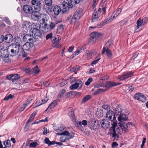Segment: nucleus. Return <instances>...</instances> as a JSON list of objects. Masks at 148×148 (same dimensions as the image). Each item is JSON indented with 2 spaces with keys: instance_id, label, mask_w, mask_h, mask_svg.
Returning a JSON list of instances; mask_svg holds the SVG:
<instances>
[{
  "instance_id": "1",
  "label": "nucleus",
  "mask_w": 148,
  "mask_h": 148,
  "mask_svg": "<svg viewBox=\"0 0 148 148\" xmlns=\"http://www.w3.org/2000/svg\"><path fill=\"white\" fill-rule=\"evenodd\" d=\"M110 121L111 122V125L112 126L109 130L108 134L113 137H118L117 136L118 134H122L123 131V130L120 127H118L116 129L117 123V121L116 118Z\"/></svg>"
},
{
  "instance_id": "2",
  "label": "nucleus",
  "mask_w": 148,
  "mask_h": 148,
  "mask_svg": "<svg viewBox=\"0 0 148 148\" xmlns=\"http://www.w3.org/2000/svg\"><path fill=\"white\" fill-rule=\"evenodd\" d=\"M8 50L13 56L18 55L20 56L25 57L27 55V53L23 51L21 47H19L14 44H12L9 46Z\"/></svg>"
},
{
  "instance_id": "3",
  "label": "nucleus",
  "mask_w": 148,
  "mask_h": 148,
  "mask_svg": "<svg viewBox=\"0 0 148 148\" xmlns=\"http://www.w3.org/2000/svg\"><path fill=\"white\" fill-rule=\"evenodd\" d=\"M119 116L118 120L119 123L118 124L119 127H121V128L122 129L123 131L127 132L128 130L127 128L130 127L132 125V124L131 123H128L126 124L124 123L128 119L127 117L125 114H122Z\"/></svg>"
},
{
  "instance_id": "4",
  "label": "nucleus",
  "mask_w": 148,
  "mask_h": 148,
  "mask_svg": "<svg viewBox=\"0 0 148 148\" xmlns=\"http://www.w3.org/2000/svg\"><path fill=\"white\" fill-rule=\"evenodd\" d=\"M40 25L38 23H35L33 25V28L31 29L30 34L31 35L34 37L35 38L40 37L41 34L40 30Z\"/></svg>"
},
{
  "instance_id": "5",
  "label": "nucleus",
  "mask_w": 148,
  "mask_h": 148,
  "mask_svg": "<svg viewBox=\"0 0 148 148\" xmlns=\"http://www.w3.org/2000/svg\"><path fill=\"white\" fill-rule=\"evenodd\" d=\"M112 41L111 40H109L106 44V46L107 47H103L102 49L101 54L103 55L106 52L107 56L108 58H111L112 56V53L111 51L109 49L110 48L111 45H112Z\"/></svg>"
},
{
  "instance_id": "6",
  "label": "nucleus",
  "mask_w": 148,
  "mask_h": 148,
  "mask_svg": "<svg viewBox=\"0 0 148 148\" xmlns=\"http://www.w3.org/2000/svg\"><path fill=\"white\" fill-rule=\"evenodd\" d=\"M80 0H64L62 5L63 9L67 8L68 9L72 8L73 6V4H77L78 3Z\"/></svg>"
},
{
  "instance_id": "7",
  "label": "nucleus",
  "mask_w": 148,
  "mask_h": 148,
  "mask_svg": "<svg viewBox=\"0 0 148 148\" xmlns=\"http://www.w3.org/2000/svg\"><path fill=\"white\" fill-rule=\"evenodd\" d=\"M83 15L82 10H77L75 12L71 19V23L72 24L77 21Z\"/></svg>"
},
{
  "instance_id": "8",
  "label": "nucleus",
  "mask_w": 148,
  "mask_h": 148,
  "mask_svg": "<svg viewBox=\"0 0 148 148\" xmlns=\"http://www.w3.org/2000/svg\"><path fill=\"white\" fill-rule=\"evenodd\" d=\"M35 10L34 11V10H23L25 12L27 13V11L28 12H31V16L32 19L35 21H37L39 19L41 14L38 11H36Z\"/></svg>"
},
{
  "instance_id": "9",
  "label": "nucleus",
  "mask_w": 148,
  "mask_h": 148,
  "mask_svg": "<svg viewBox=\"0 0 148 148\" xmlns=\"http://www.w3.org/2000/svg\"><path fill=\"white\" fill-rule=\"evenodd\" d=\"M32 7L34 9H41L42 8V5L41 4L40 0H33L31 1Z\"/></svg>"
},
{
  "instance_id": "10",
  "label": "nucleus",
  "mask_w": 148,
  "mask_h": 148,
  "mask_svg": "<svg viewBox=\"0 0 148 148\" xmlns=\"http://www.w3.org/2000/svg\"><path fill=\"white\" fill-rule=\"evenodd\" d=\"M112 20H113L112 19V18L109 17L105 20L101 22L99 24H98L96 27L95 26L94 27H93L91 26L89 27V28L91 29L92 28H96V27H101L103 26L106 25V24L109 23L110 22H111Z\"/></svg>"
},
{
  "instance_id": "11",
  "label": "nucleus",
  "mask_w": 148,
  "mask_h": 148,
  "mask_svg": "<svg viewBox=\"0 0 148 148\" xmlns=\"http://www.w3.org/2000/svg\"><path fill=\"white\" fill-rule=\"evenodd\" d=\"M20 77L19 75L14 74L7 75L6 77L8 79L11 80L13 83L16 84V81L19 79Z\"/></svg>"
},
{
  "instance_id": "12",
  "label": "nucleus",
  "mask_w": 148,
  "mask_h": 148,
  "mask_svg": "<svg viewBox=\"0 0 148 148\" xmlns=\"http://www.w3.org/2000/svg\"><path fill=\"white\" fill-rule=\"evenodd\" d=\"M57 135H64L66 137V139L68 140L74 137V134L72 132H69L68 131H64V132L62 133H57Z\"/></svg>"
},
{
  "instance_id": "13",
  "label": "nucleus",
  "mask_w": 148,
  "mask_h": 148,
  "mask_svg": "<svg viewBox=\"0 0 148 148\" xmlns=\"http://www.w3.org/2000/svg\"><path fill=\"white\" fill-rule=\"evenodd\" d=\"M133 76L132 72H127L125 73L122 75L121 76H119L118 77V79L120 81H123L126 79L130 77Z\"/></svg>"
},
{
  "instance_id": "14",
  "label": "nucleus",
  "mask_w": 148,
  "mask_h": 148,
  "mask_svg": "<svg viewBox=\"0 0 148 148\" xmlns=\"http://www.w3.org/2000/svg\"><path fill=\"white\" fill-rule=\"evenodd\" d=\"M102 36L101 34L99 33L94 32L90 35V40L92 41H95Z\"/></svg>"
},
{
  "instance_id": "15",
  "label": "nucleus",
  "mask_w": 148,
  "mask_h": 148,
  "mask_svg": "<svg viewBox=\"0 0 148 148\" xmlns=\"http://www.w3.org/2000/svg\"><path fill=\"white\" fill-rule=\"evenodd\" d=\"M135 98L142 102H145L146 98L145 96L141 93H136L134 95Z\"/></svg>"
},
{
  "instance_id": "16",
  "label": "nucleus",
  "mask_w": 148,
  "mask_h": 148,
  "mask_svg": "<svg viewBox=\"0 0 148 148\" xmlns=\"http://www.w3.org/2000/svg\"><path fill=\"white\" fill-rule=\"evenodd\" d=\"M98 121L95 119H90L88 122L89 126L91 130H94L96 129V123H97Z\"/></svg>"
},
{
  "instance_id": "17",
  "label": "nucleus",
  "mask_w": 148,
  "mask_h": 148,
  "mask_svg": "<svg viewBox=\"0 0 148 148\" xmlns=\"http://www.w3.org/2000/svg\"><path fill=\"white\" fill-rule=\"evenodd\" d=\"M101 127L105 129H106L110 127V123L107 119H104L101 121Z\"/></svg>"
},
{
  "instance_id": "18",
  "label": "nucleus",
  "mask_w": 148,
  "mask_h": 148,
  "mask_svg": "<svg viewBox=\"0 0 148 148\" xmlns=\"http://www.w3.org/2000/svg\"><path fill=\"white\" fill-rule=\"evenodd\" d=\"M82 85V82L80 80H78L76 83L73 84L70 87V88L71 90H75L78 87H81Z\"/></svg>"
},
{
  "instance_id": "19",
  "label": "nucleus",
  "mask_w": 148,
  "mask_h": 148,
  "mask_svg": "<svg viewBox=\"0 0 148 148\" xmlns=\"http://www.w3.org/2000/svg\"><path fill=\"white\" fill-rule=\"evenodd\" d=\"M106 116V117L108 118L110 120H111L112 119H115L116 118L114 112L110 110L107 111Z\"/></svg>"
},
{
  "instance_id": "20",
  "label": "nucleus",
  "mask_w": 148,
  "mask_h": 148,
  "mask_svg": "<svg viewBox=\"0 0 148 148\" xmlns=\"http://www.w3.org/2000/svg\"><path fill=\"white\" fill-rule=\"evenodd\" d=\"M37 112L36 111H35L31 115L30 117L27 121L26 125L25 126V129L26 130H27L29 128V126L27 125L28 123L31 122L33 121L35 116L37 114Z\"/></svg>"
},
{
  "instance_id": "21",
  "label": "nucleus",
  "mask_w": 148,
  "mask_h": 148,
  "mask_svg": "<svg viewBox=\"0 0 148 148\" xmlns=\"http://www.w3.org/2000/svg\"><path fill=\"white\" fill-rule=\"evenodd\" d=\"M48 19V17L47 15L41 14L38 20L41 24H43L46 23Z\"/></svg>"
},
{
  "instance_id": "22",
  "label": "nucleus",
  "mask_w": 148,
  "mask_h": 148,
  "mask_svg": "<svg viewBox=\"0 0 148 148\" xmlns=\"http://www.w3.org/2000/svg\"><path fill=\"white\" fill-rule=\"evenodd\" d=\"M22 28L25 31H28L32 27V25L30 22L28 21H25L22 25Z\"/></svg>"
},
{
  "instance_id": "23",
  "label": "nucleus",
  "mask_w": 148,
  "mask_h": 148,
  "mask_svg": "<svg viewBox=\"0 0 148 148\" xmlns=\"http://www.w3.org/2000/svg\"><path fill=\"white\" fill-rule=\"evenodd\" d=\"M45 4L42 5V9H46V8H48L49 9V6H51L52 4L51 0H45Z\"/></svg>"
},
{
  "instance_id": "24",
  "label": "nucleus",
  "mask_w": 148,
  "mask_h": 148,
  "mask_svg": "<svg viewBox=\"0 0 148 148\" xmlns=\"http://www.w3.org/2000/svg\"><path fill=\"white\" fill-rule=\"evenodd\" d=\"M33 45L32 44L29 42H27L23 45L22 49L24 51V50L28 51L30 49Z\"/></svg>"
},
{
  "instance_id": "25",
  "label": "nucleus",
  "mask_w": 148,
  "mask_h": 148,
  "mask_svg": "<svg viewBox=\"0 0 148 148\" xmlns=\"http://www.w3.org/2000/svg\"><path fill=\"white\" fill-rule=\"evenodd\" d=\"M123 108L121 106H118L115 109V113L118 115H120L123 114L122 112Z\"/></svg>"
},
{
  "instance_id": "26",
  "label": "nucleus",
  "mask_w": 148,
  "mask_h": 148,
  "mask_svg": "<svg viewBox=\"0 0 148 148\" xmlns=\"http://www.w3.org/2000/svg\"><path fill=\"white\" fill-rule=\"evenodd\" d=\"M94 12L99 17H100L103 14H105L106 11V10H95Z\"/></svg>"
},
{
  "instance_id": "27",
  "label": "nucleus",
  "mask_w": 148,
  "mask_h": 148,
  "mask_svg": "<svg viewBox=\"0 0 148 148\" xmlns=\"http://www.w3.org/2000/svg\"><path fill=\"white\" fill-rule=\"evenodd\" d=\"M15 42L14 45L18 46L19 47H22V43L21 38L18 36H16L14 38Z\"/></svg>"
},
{
  "instance_id": "28",
  "label": "nucleus",
  "mask_w": 148,
  "mask_h": 148,
  "mask_svg": "<svg viewBox=\"0 0 148 148\" xmlns=\"http://www.w3.org/2000/svg\"><path fill=\"white\" fill-rule=\"evenodd\" d=\"M86 47L85 46H84L82 47H79L77 49V50L75 51L74 53V54H73V56H76L79 54V53L82 52L85 49Z\"/></svg>"
},
{
  "instance_id": "29",
  "label": "nucleus",
  "mask_w": 148,
  "mask_h": 148,
  "mask_svg": "<svg viewBox=\"0 0 148 148\" xmlns=\"http://www.w3.org/2000/svg\"><path fill=\"white\" fill-rule=\"evenodd\" d=\"M49 99V97L46 96L45 98L42 99L41 102L37 101L36 103V106H39L47 102Z\"/></svg>"
},
{
  "instance_id": "30",
  "label": "nucleus",
  "mask_w": 148,
  "mask_h": 148,
  "mask_svg": "<svg viewBox=\"0 0 148 148\" xmlns=\"http://www.w3.org/2000/svg\"><path fill=\"white\" fill-rule=\"evenodd\" d=\"M121 10H115L113 12L112 15L110 17L112 18V19L113 20L121 12Z\"/></svg>"
},
{
  "instance_id": "31",
  "label": "nucleus",
  "mask_w": 148,
  "mask_h": 148,
  "mask_svg": "<svg viewBox=\"0 0 148 148\" xmlns=\"http://www.w3.org/2000/svg\"><path fill=\"white\" fill-rule=\"evenodd\" d=\"M45 143L50 146L52 145L55 144V142L54 141H51L48 138H45L44 140Z\"/></svg>"
},
{
  "instance_id": "32",
  "label": "nucleus",
  "mask_w": 148,
  "mask_h": 148,
  "mask_svg": "<svg viewBox=\"0 0 148 148\" xmlns=\"http://www.w3.org/2000/svg\"><path fill=\"white\" fill-rule=\"evenodd\" d=\"M57 104V102L56 100L54 101L48 106L46 110H51Z\"/></svg>"
},
{
  "instance_id": "33",
  "label": "nucleus",
  "mask_w": 148,
  "mask_h": 148,
  "mask_svg": "<svg viewBox=\"0 0 148 148\" xmlns=\"http://www.w3.org/2000/svg\"><path fill=\"white\" fill-rule=\"evenodd\" d=\"M8 51H9L8 50V49H5L3 50L2 49L0 51V52L1 54V57L4 56H6L9 55V54Z\"/></svg>"
},
{
  "instance_id": "34",
  "label": "nucleus",
  "mask_w": 148,
  "mask_h": 148,
  "mask_svg": "<svg viewBox=\"0 0 148 148\" xmlns=\"http://www.w3.org/2000/svg\"><path fill=\"white\" fill-rule=\"evenodd\" d=\"M30 101L29 100H27L25 103L23 104V105L19 109V111L21 112L23 111L25 108L30 103Z\"/></svg>"
},
{
  "instance_id": "35",
  "label": "nucleus",
  "mask_w": 148,
  "mask_h": 148,
  "mask_svg": "<svg viewBox=\"0 0 148 148\" xmlns=\"http://www.w3.org/2000/svg\"><path fill=\"white\" fill-rule=\"evenodd\" d=\"M66 128L65 127L63 126H61L59 129H56L55 130L56 132H58V133H62L64 132V131H66Z\"/></svg>"
},
{
  "instance_id": "36",
  "label": "nucleus",
  "mask_w": 148,
  "mask_h": 148,
  "mask_svg": "<svg viewBox=\"0 0 148 148\" xmlns=\"http://www.w3.org/2000/svg\"><path fill=\"white\" fill-rule=\"evenodd\" d=\"M106 1V0H102L100 5V7L98 9H105L106 8V4L105 3Z\"/></svg>"
},
{
  "instance_id": "37",
  "label": "nucleus",
  "mask_w": 148,
  "mask_h": 148,
  "mask_svg": "<svg viewBox=\"0 0 148 148\" xmlns=\"http://www.w3.org/2000/svg\"><path fill=\"white\" fill-rule=\"evenodd\" d=\"M137 29H138L140 27L145 25V24L143 23V22L142 21V20L140 18L138 20L137 22Z\"/></svg>"
},
{
  "instance_id": "38",
  "label": "nucleus",
  "mask_w": 148,
  "mask_h": 148,
  "mask_svg": "<svg viewBox=\"0 0 148 148\" xmlns=\"http://www.w3.org/2000/svg\"><path fill=\"white\" fill-rule=\"evenodd\" d=\"M118 83H116L113 82H106V85L108 87H112L119 84Z\"/></svg>"
},
{
  "instance_id": "39",
  "label": "nucleus",
  "mask_w": 148,
  "mask_h": 148,
  "mask_svg": "<svg viewBox=\"0 0 148 148\" xmlns=\"http://www.w3.org/2000/svg\"><path fill=\"white\" fill-rule=\"evenodd\" d=\"M96 115L97 117L100 118L101 117L103 116V111L101 110H98L96 113Z\"/></svg>"
},
{
  "instance_id": "40",
  "label": "nucleus",
  "mask_w": 148,
  "mask_h": 148,
  "mask_svg": "<svg viewBox=\"0 0 148 148\" xmlns=\"http://www.w3.org/2000/svg\"><path fill=\"white\" fill-rule=\"evenodd\" d=\"M99 17L97 15H96V14L93 12L92 16V23L93 22L97 21Z\"/></svg>"
},
{
  "instance_id": "41",
  "label": "nucleus",
  "mask_w": 148,
  "mask_h": 148,
  "mask_svg": "<svg viewBox=\"0 0 148 148\" xmlns=\"http://www.w3.org/2000/svg\"><path fill=\"white\" fill-rule=\"evenodd\" d=\"M91 98L90 95H87L83 98L81 101V103H83L86 102V101L89 100Z\"/></svg>"
},
{
  "instance_id": "42",
  "label": "nucleus",
  "mask_w": 148,
  "mask_h": 148,
  "mask_svg": "<svg viewBox=\"0 0 148 148\" xmlns=\"http://www.w3.org/2000/svg\"><path fill=\"white\" fill-rule=\"evenodd\" d=\"M30 36L28 34H26L23 37V40L25 41H27L30 40Z\"/></svg>"
},
{
  "instance_id": "43",
  "label": "nucleus",
  "mask_w": 148,
  "mask_h": 148,
  "mask_svg": "<svg viewBox=\"0 0 148 148\" xmlns=\"http://www.w3.org/2000/svg\"><path fill=\"white\" fill-rule=\"evenodd\" d=\"M4 145L6 147H9L11 146V144L10 141L9 140H8L5 141H4L3 143Z\"/></svg>"
},
{
  "instance_id": "44",
  "label": "nucleus",
  "mask_w": 148,
  "mask_h": 148,
  "mask_svg": "<svg viewBox=\"0 0 148 148\" xmlns=\"http://www.w3.org/2000/svg\"><path fill=\"white\" fill-rule=\"evenodd\" d=\"M69 115L70 117H73L74 115V112L72 108H70L69 109Z\"/></svg>"
},
{
  "instance_id": "45",
  "label": "nucleus",
  "mask_w": 148,
  "mask_h": 148,
  "mask_svg": "<svg viewBox=\"0 0 148 148\" xmlns=\"http://www.w3.org/2000/svg\"><path fill=\"white\" fill-rule=\"evenodd\" d=\"M87 124V122L86 120H83L82 122L79 121L78 123V125L81 126L82 125L84 126L86 125Z\"/></svg>"
},
{
  "instance_id": "46",
  "label": "nucleus",
  "mask_w": 148,
  "mask_h": 148,
  "mask_svg": "<svg viewBox=\"0 0 148 148\" xmlns=\"http://www.w3.org/2000/svg\"><path fill=\"white\" fill-rule=\"evenodd\" d=\"M64 26L60 24L58 27L57 29L58 31L59 32H62L64 29Z\"/></svg>"
},
{
  "instance_id": "47",
  "label": "nucleus",
  "mask_w": 148,
  "mask_h": 148,
  "mask_svg": "<svg viewBox=\"0 0 148 148\" xmlns=\"http://www.w3.org/2000/svg\"><path fill=\"white\" fill-rule=\"evenodd\" d=\"M3 59V60L6 62H8L10 60L9 58V55L5 56H4L1 57Z\"/></svg>"
},
{
  "instance_id": "48",
  "label": "nucleus",
  "mask_w": 148,
  "mask_h": 148,
  "mask_svg": "<svg viewBox=\"0 0 148 148\" xmlns=\"http://www.w3.org/2000/svg\"><path fill=\"white\" fill-rule=\"evenodd\" d=\"M3 19L8 24L10 25H11V22L7 17H5L3 18Z\"/></svg>"
},
{
  "instance_id": "49",
  "label": "nucleus",
  "mask_w": 148,
  "mask_h": 148,
  "mask_svg": "<svg viewBox=\"0 0 148 148\" xmlns=\"http://www.w3.org/2000/svg\"><path fill=\"white\" fill-rule=\"evenodd\" d=\"M34 72L35 73L38 74L39 72V70L38 68V67L37 66H36L33 69Z\"/></svg>"
},
{
  "instance_id": "50",
  "label": "nucleus",
  "mask_w": 148,
  "mask_h": 148,
  "mask_svg": "<svg viewBox=\"0 0 148 148\" xmlns=\"http://www.w3.org/2000/svg\"><path fill=\"white\" fill-rule=\"evenodd\" d=\"M92 78H90L88 79L87 81L85 83L86 85L88 86L92 82Z\"/></svg>"
},
{
  "instance_id": "51",
  "label": "nucleus",
  "mask_w": 148,
  "mask_h": 148,
  "mask_svg": "<svg viewBox=\"0 0 148 148\" xmlns=\"http://www.w3.org/2000/svg\"><path fill=\"white\" fill-rule=\"evenodd\" d=\"M23 9H32V8L28 5H24L23 6Z\"/></svg>"
},
{
  "instance_id": "52",
  "label": "nucleus",
  "mask_w": 148,
  "mask_h": 148,
  "mask_svg": "<svg viewBox=\"0 0 148 148\" xmlns=\"http://www.w3.org/2000/svg\"><path fill=\"white\" fill-rule=\"evenodd\" d=\"M66 92V90L65 89H63L61 90L59 94V96L61 98L63 96V94L65 93Z\"/></svg>"
},
{
  "instance_id": "53",
  "label": "nucleus",
  "mask_w": 148,
  "mask_h": 148,
  "mask_svg": "<svg viewBox=\"0 0 148 148\" xmlns=\"http://www.w3.org/2000/svg\"><path fill=\"white\" fill-rule=\"evenodd\" d=\"M8 42H12L13 39L12 35L10 34H8Z\"/></svg>"
},
{
  "instance_id": "54",
  "label": "nucleus",
  "mask_w": 148,
  "mask_h": 148,
  "mask_svg": "<svg viewBox=\"0 0 148 148\" xmlns=\"http://www.w3.org/2000/svg\"><path fill=\"white\" fill-rule=\"evenodd\" d=\"M60 140L62 142H64L65 141L68 140L66 139V137L64 136H61L60 138Z\"/></svg>"
},
{
  "instance_id": "55",
  "label": "nucleus",
  "mask_w": 148,
  "mask_h": 148,
  "mask_svg": "<svg viewBox=\"0 0 148 148\" xmlns=\"http://www.w3.org/2000/svg\"><path fill=\"white\" fill-rule=\"evenodd\" d=\"M142 21L143 22V23L145 25L148 22V18L147 17H145L141 19Z\"/></svg>"
},
{
  "instance_id": "56",
  "label": "nucleus",
  "mask_w": 148,
  "mask_h": 148,
  "mask_svg": "<svg viewBox=\"0 0 148 148\" xmlns=\"http://www.w3.org/2000/svg\"><path fill=\"white\" fill-rule=\"evenodd\" d=\"M66 83V81L63 80H62V82H60V84L61 86H64Z\"/></svg>"
},
{
  "instance_id": "57",
  "label": "nucleus",
  "mask_w": 148,
  "mask_h": 148,
  "mask_svg": "<svg viewBox=\"0 0 148 148\" xmlns=\"http://www.w3.org/2000/svg\"><path fill=\"white\" fill-rule=\"evenodd\" d=\"M44 28L45 29V30L46 31H48L51 29L49 25H47V24H45V27Z\"/></svg>"
},
{
  "instance_id": "58",
  "label": "nucleus",
  "mask_w": 148,
  "mask_h": 148,
  "mask_svg": "<svg viewBox=\"0 0 148 148\" xmlns=\"http://www.w3.org/2000/svg\"><path fill=\"white\" fill-rule=\"evenodd\" d=\"M52 42L53 43V46L55 44H56L58 42V39L56 38H54L52 40Z\"/></svg>"
},
{
  "instance_id": "59",
  "label": "nucleus",
  "mask_w": 148,
  "mask_h": 148,
  "mask_svg": "<svg viewBox=\"0 0 148 148\" xmlns=\"http://www.w3.org/2000/svg\"><path fill=\"white\" fill-rule=\"evenodd\" d=\"M13 97V96L11 95L10 94L8 96H7L6 97H5L4 99L5 101H7L9 100V99L12 98Z\"/></svg>"
},
{
  "instance_id": "60",
  "label": "nucleus",
  "mask_w": 148,
  "mask_h": 148,
  "mask_svg": "<svg viewBox=\"0 0 148 148\" xmlns=\"http://www.w3.org/2000/svg\"><path fill=\"white\" fill-rule=\"evenodd\" d=\"M80 69L79 66L74 67L73 68V71L75 72V74H77L76 72L79 71Z\"/></svg>"
},
{
  "instance_id": "61",
  "label": "nucleus",
  "mask_w": 148,
  "mask_h": 148,
  "mask_svg": "<svg viewBox=\"0 0 148 148\" xmlns=\"http://www.w3.org/2000/svg\"><path fill=\"white\" fill-rule=\"evenodd\" d=\"M38 145V143L36 142H33L30 143V146L31 147H35Z\"/></svg>"
},
{
  "instance_id": "62",
  "label": "nucleus",
  "mask_w": 148,
  "mask_h": 148,
  "mask_svg": "<svg viewBox=\"0 0 148 148\" xmlns=\"http://www.w3.org/2000/svg\"><path fill=\"white\" fill-rule=\"evenodd\" d=\"M49 130H47V129L45 127L43 128V134L44 135H46L48 132H49Z\"/></svg>"
},
{
  "instance_id": "63",
  "label": "nucleus",
  "mask_w": 148,
  "mask_h": 148,
  "mask_svg": "<svg viewBox=\"0 0 148 148\" xmlns=\"http://www.w3.org/2000/svg\"><path fill=\"white\" fill-rule=\"evenodd\" d=\"M102 107L104 109L107 110V111L108 110H109V106L107 105H103L102 106Z\"/></svg>"
},
{
  "instance_id": "64",
  "label": "nucleus",
  "mask_w": 148,
  "mask_h": 148,
  "mask_svg": "<svg viewBox=\"0 0 148 148\" xmlns=\"http://www.w3.org/2000/svg\"><path fill=\"white\" fill-rule=\"evenodd\" d=\"M139 53L138 52H136L133 54V56L132 58L133 59H134L135 58H136L138 54Z\"/></svg>"
}]
</instances>
